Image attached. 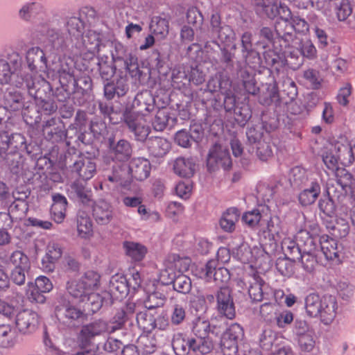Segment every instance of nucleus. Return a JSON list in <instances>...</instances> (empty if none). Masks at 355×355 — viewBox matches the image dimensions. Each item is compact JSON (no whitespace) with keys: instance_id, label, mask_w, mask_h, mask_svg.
<instances>
[{"instance_id":"58","label":"nucleus","mask_w":355,"mask_h":355,"mask_svg":"<svg viewBox=\"0 0 355 355\" xmlns=\"http://www.w3.org/2000/svg\"><path fill=\"white\" fill-rule=\"evenodd\" d=\"M257 155L262 161H267L272 157V150L269 143L259 141L257 143Z\"/></svg>"},{"instance_id":"13","label":"nucleus","mask_w":355,"mask_h":355,"mask_svg":"<svg viewBox=\"0 0 355 355\" xmlns=\"http://www.w3.org/2000/svg\"><path fill=\"white\" fill-rule=\"evenodd\" d=\"M92 205V214L98 225H105L112 220L114 211L110 203L105 200H99Z\"/></svg>"},{"instance_id":"56","label":"nucleus","mask_w":355,"mask_h":355,"mask_svg":"<svg viewBox=\"0 0 355 355\" xmlns=\"http://www.w3.org/2000/svg\"><path fill=\"white\" fill-rule=\"evenodd\" d=\"M153 101L154 99L150 93L146 91L137 94L134 103L139 106H141L144 104L145 107L144 110L150 112L154 108V105L153 104Z\"/></svg>"},{"instance_id":"10","label":"nucleus","mask_w":355,"mask_h":355,"mask_svg":"<svg viewBox=\"0 0 355 355\" xmlns=\"http://www.w3.org/2000/svg\"><path fill=\"white\" fill-rule=\"evenodd\" d=\"M301 264L308 273H313L318 265L315 245L312 238H308L301 254Z\"/></svg>"},{"instance_id":"48","label":"nucleus","mask_w":355,"mask_h":355,"mask_svg":"<svg viewBox=\"0 0 355 355\" xmlns=\"http://www.w3.org/2000/svg\"><path fill=\"white\" fill-rule=\"evenodd\" d=\"M14 343V333L10 325H0V345L3 347H9L12 346Z\"/></svg>"},{"instance_id":"38","label":"nucleus","mask_w":355,"mask_h":355,"mask_svg":"<svg viewBox=\"0 0 355 355\" xmlns=\"http://www.w3.org/2000/svg\"><path fill=\"white\" fill-rule=\"evenodd\" d=\"M329 233L336 238H344L348 235L350 227L346 219L339 216L334 224L327 225Z\"/></svg>"},{"instance_id":"6","label":"nucleus","mask_w":355,"mask_h":355,"mask_svg":"<svg viewBox=\"0 0 355 355\" xmlns=\"http://www.w3.org/2000/svg\"><path fill=\"white\" fill-rule=\"evenodd\" d=\"M108 331V324L105 321L96 320L82 327L78 340L80 346L84 347L88 345L94 337Z\"/></svg>"},{"instance_id":"61","label":"nucleus","mask_w":355,"mask_h":355,"mask_svg":"<svg viewBox=\"0 0 355 355\" xmlns=\"http://www.w3.org/2000/svg\"><path fill=\"white\" fill-rule=\"evenodd\" d=\"M28 286L29 288L27 291V296L28 300L31 302L40 304L44 303L46 298L43 295L44 293L40 292V290H39L38 288L35 286V285H33V283H28Z\"/></svg>"},{"instance_id":"5","label":"nucleus","mask_w":355,"mask_h":355,"mask_svg":"<svg viewBox=\"0 0 355 355\" xmlns=\"http://www.w3.org/2000/svg\"><path fill=\"white\" fill-rule=\"evenodd\" d=\"M124 122L130 131L134 133L137 140L144 141L146 139L150 129L143 116L136 113H126Z\"/></svg>"},{"instance_id":"22","label":"nucleus","mask_w":355,"mask_h":355,"mask_svg":"<svg viewBox=\"0 0 355 355\" xmlns=\"http://www.w3.org/2000/svg\"><path fill=\"white\" fill-rule=\"evenodd\" d=\"M52 198L53 203L51 206V212L53 219L58 223H62L66 215L67 198L60 193L53 195Z\"/></svg>"},{"instance_id":"27","label":"nucleus","mask_w":355,"mask_h":355,"mask_svg":"<svg viewBox=\"0 0 355 355\" xmlns=\"http://www.w3.org/2000/svg\"><path fill=\"white\" fill-rule=\"evenodd\" d=\"M111 153L113 155V159L119 162L128 160L132 154V148L130 143L121 139L116 144H110Z\"/></svg>"},{"instance_id":"59","label":"nucleus","mask_w":355,"mask_h":355,"mask_svg":"<svg viewBox=\"0 0 355 355\" xmlns=\"http://www.w3.org/2000/svg\"><path fill=\"white\" fill-rule=\"evenodd\" d=\"M314 331L297 337L298 344L302 351L311 352L315 346Z\"/></svg>"},{"instance_id":"63","label":"nucleus","mask_w":355,"mask_h":355,"mask_svg":"<svg viewBox=\"0 0 355 355\" xmlns=\"http://www.w3.org/2000/svg\"><path fill=\"white\" fill-rule=\"evenodd\" d=\"M261 218V213L259 210L254 209L245 213L242 217V220L250 227H254L259 225Z\"/></svg>"},{"instance_id":"50","label":"nucleus","mask_w":355,"mask_h":355,"mask_svg":"<svg viewBox=\"0 0 355 355\" xmlns=\"http://www.w3.org/2000/svg\"><path fill=\"white\" fill-rule=\"evenodd\" d=\"M10 262L13 265L14 268H31L28 257L19 250L12 252L10 257Z\"/></svg>"},{"instance_id":"55","label":"nucleus","mask_w":355,"mask_h":355,"mask_svg":"<svg viewBox=\"0 0 355 355\" xmlns=\"http://www.w3.org/2000/svg\"><path fill=\"white\" fill-rule=\"evenodd\" d=\"M16 73L11 69L10 64L5 60H0V83H10L11 78Z\"/></svg>"},{"instance_id":"3","label":"nucleus","mask_w":355,"mask_h":355,"mask_svg":"<svg viewBox=\"0 0 355 355\" xmlns=\"http://www.w3.org/2000/svg\"><path fill=\"white\" fill-rule=\"evenodd\" d=\"M276 33L281 37L284 44L278 46L282 50L283 48H291L296 40L295 32L305 33L309 31V26L304 19L297 16H294L290 22L277 21L275 24Z\"/></svg>"},{"instance_id":"41","label":"nucleus","mask_w":355,"mask_h":355,"mask_svg":"<svg viewBox=\"0 0 355 355\" xmlns=\"http://www.w3.org/2000/svg\"><path fill=\"white\" fill-rule=\"evenodd\" d=\"M308 172L303 168L296 166L292 168L290 181L294 187H304L310 183Z\"/></svg>"},{"instance_id":"40","label":"nucleus","mask_w":355,"mask_h":355,"mask_svg":"<svg viewBox=\"0 0 355 355\" xmlns=\"http://www.w3.org/2000/svg\"><path fill=\"white\" fill-rule=\"evenodd\" d=\"M191 338L186 340L182 334H175L172 340V347L177 355H187L190 352Z\"/></svg>"},{"instance_id":"14","label":"nucleus","mask_w":355,"mask_h":355,"mask_svg":"<svg viewBox=\"0 0 355 355\" xmlns=\"http://www.w3.org/2000/svg\"><path fill=\"white\" fill-rule=\"evenodd\" d=\"M202 275L208 280L214 279L216 282H226L230 279V274L227 269L218 267L217 261L212 259L209 261L202 270Z\"/></svg>"},{"instance_id":"28","label":"nucleus","mask_w":355,"mask_h":355,"mask_svg":"<svg viewBox=\"0 0 355 355\" xmlns=\"http://www.w3.org/2000/svg\"><path fill=\"white\" fill-rule=\"evenodd\" d=\"M214 159L217 164L227 170L232 166V160L228 150L220 146H215L209 154L208 162Z\"/></svg>"},{"instance_id":"16","label":"nucleus","mask_w":355,"mask_h":355,"mask_svg":"<svg viewBox=\"0 0 355 355\" xmlns=\"http://www.w3.org/2000/svg\"><path fill=\"white\" fill-rule=\"evenodd\" d=\"M216 344L213 336L192 337L190 349L195 355H207L214 349Z\"/></svg>"},{"instance_id":"60","label":"nucleus","mask_w":355,"mask_h":355,"mask_svg":"<svg viewBox=\"0 0 355 355\" xmlns=\"http://www.w3.org/2000/svg\"><path fill=\"white\" fill-rule=\"evenodd\" d=\"M31 268H13L10 272V279L15 284L21 286L25 283L26 274Z\"/></svg>"},{"instance_id":"21","label":"nucleus","mask_w":355,"mask_h":355,"mask_svg":"<svg viewBox=\"0 0 355 355\" xmlns=\"http://www.w3.org/2000/svg\"><path fill=\"white\" fill-rule=\"evenodd\" d=\"M58 73L60 83L63 87L67 86L71 82L73 83L74 86L78 84L77 80L74 78V69L71 60L68 62V60L66 58L60 59Z\"/></svg>"},{"instance_id":"2","label":"nucleus","mask_w":355,"mask_h":355,"mask_svg":"<svg viewBox=\"0 0 355 355\" xmlns=\"http://www.w3.org/2000/svg\"><path fill=\"white\" fill-rule=\"evenodd\" d=\"M99 284L100 275L93 270H89L80 279L68 281L66 288L71 297L79 302H84L88 294L98 288Z\"/></svg>"},{"instance_id":"23","label":"nucleus","mask_w":355,"mask_h":355,"mask_svg":"<svg viewBox=\"0 0 355 355\" xmlns=\"http://www.w3.org/2000/svg\"><path fill=\"white\" fill-rule=\"evenodd\" d=\"M202 132L199 129H191L190 132L183 129L178 131L174 137L175 144L183 148L191 147L193 141H198L200 139Z\"/></svg>"},{"instance_id":"8","label":"nucleus","mask_w":355,"mask_h":355,"mask_svg":"<svg viewBox=\"0 0 355 355\" xmlns=\"http://www.w3.org/2000/svg\"><path fill=\"white\" fill-rule=\"evenodd\" d=\"M72 173L83 180H90L96 172V165L94 161L83 155H79L70 166Z\"/></svg>"},{"instance_id":"26","label":"nucleus","mask_w":355,"mask_h":355,"mask_svg":"<svg viewBox=\"0 0 355 355\" xmlns=\"http://www.w3.org/2000/svg\"><path fill=\"white\" fill-rule=\"evenodd\" d=\"M239 216L240 212L238 209L234 207L227 209L223 214L220 219L219 224L220 227L227 232H234Z\"/></svg>"},{"instance_id":"18","label":"nucleus","mask_w":355,"mask_h":355,"mask_svg":"<svg viewBox=\"0 0 355 355\" xmlns=\"http://www.w3.org/2000/svg\"><path fill=\"white\" fill-rule=\"evenodd\" d=\"M320 193L321 187L318 182L316 180H311L299 193V202L302 206L311 205L316 201Z\"/></svg>"},{"instance_id":"42","label":"nucleus","mask_w":355,"mask_h":355,"mask_svg":"<svg viewBox=\"0 0 355 355\" xmlns=\"http://www.w3.org/2000/svg\"><path fill=\"white\" fill-rule=\"evenodd\" d=\"M110 291L114 293H119L121 297L128 295L130 288L127 283V278L123 275H116L110 280Z\"/></svg>"},{"instance_id":"24","label":"nucleus","mask_w":355,"mask_h":355,"mask_svg":"<svg viewBox=\"0 0 355 355\" xmlns=\"http://www.w3.org/2000/svg\"><path fill=\"white\" fill-rule=\"evenodd\" d=\"M78 235L82 239H89L93 234V224L89 215L79 211L76 218Z\"/></svg>"},{"instance_id":"15","label":"nucleus","mask_w":355,"mask_h":355,"mask_svg":"<svg viewBox=\"0 0 355 355\" xmlns=\"http://www.w3.org/2000/svg\"><path fill=\"white\" fill-rule=\"evenodd\" d=\"M28 68L31 72H36L37 68L41 69L47 67V59L42 49L38 46L31 47L26 54Z\"/></svg>"},{"instance_id":"20","label":"nucleus","mask_w":355,"mask_h":355,"mask_svg":"<svg viewBox=\"0 0 355 355\" xmlns=\"http://www.w3.org/2000/svg\"><path fill=\"white\" fill-rule=\"evenodd\" d=\"M207 88L211 92H220L228 93L232 88V81L230 77L223 72H218L212 76L207 83Z\"/></svg>"},{"instance_id":"9","label":"nucleus","mask_w":355,"mask_h":355,"mask_svg":"<svg viewBox=\"0 0 355 355\" xmlns=\"http://www.w3.org/2000/svg\"><path fill=\"white\" fill-rule=\"evenodd\" d=\"M80 22H82L80 21ZM82 24V28L80 35L78 36H75L73 35H69V42L68 45L69 44V42L71 40H72V37H74L75 39H78L79 37H82V44H76V45L78 48L84 47L87 51L92 54H95L96 53H98L99 51V47L101 43V35L99 33H97L94 31L89 30L88 31L85 35H83V23Z\"/></svg>"},{"instance_id":"12","label":"nucleus","mask_w":355,"mask_h":355,"mask_svg":"<svg viewBox=\"0 0 355 355\" xmlns=\"http://www.w3.org/2000/svg\"><path fill=\"white\" fill-rule=\"evenodd\" d=\"M338 302L335 296L324 295L322 296L321 303V311L320 312V320L324 324H331L337 314Z\"/></svg>"},{"instance_id":"44","label":"nucleus","mask_w":355,"mask_h":355,"mask_svg":"<svg viewBox=\"0 0 355 355\" xmlns=\"http://www.w3.org/2000/svg\"><path fill=\"white\" fill-rule=\"evenodd\" d=\"M282 248L287 257L293 259H299L302 250H301L295 241L291 238H284L282 242Z\"/></svg>"},{"instance_id":"53","label":"nucleus","mask_w":355,"mask_h":355,"mask_svg":"<svg viewBox=\"0 0 355 355\" xmlns=\"http://www.w3.org/2000/svg\"><path fill=\"white\" fill-rule=\"evenodd\" d=\"M186 318V307L181 304H175L171 313V322L174 325L182 323Z\"/></svg>"},{"instance_id":"11","label":"nucleus","mask_w":355,"mask_h":355,"mask_svg":"<svg viewBox=\"0 0 355 355\" xmlns=\"http://www.w3.org/2000/svg\"><path fill=\"white\" fill-rule=\"evenodd\" d=\"M161 279L164 284H173L174 289L182 293H188L191 288L190 278L182 274L175 276L166 270L162 272Z\"/></svg>"},{"instance_id":"1","label":"nucleus","mask_w":355,"mask_h":355,"mask_svg":"<svg viewBox=\"0 0 355 355\" xmlns=\"http://www.w3.org/2000/svg\"><path fill=\"white\" fill-rule=\"evenodd\" d=\"M18 17L23 21H30L33 18L39 20L35 32L38 37H44L55 53H64L68 49L69 35H80V19L72 17L67 21L58 15L47 16V9L42 0H30L19 8Z\"/></svg>"},{"instance_id":"62","label":"nucleus","mask_w":355,"mask_h":355,"mask_svg":"<svg viewBox=\"0 0 355 355\" xmlns=\"http://www.w3.org/2000/svg\"><path fill=\"white\" fill-rule=\"evenodd\" d=\"M243 85L245 91L252 95H256L259 92V87L256 85L255 80L247 71L242 72Z\"/></svg>"},{"instance_id":"4","label":"nucleus","mask_w":355,"mask_h":355,"mask_svg":"<svg viewBox=\"0 0 355 355\" xmlns=\"http://www.w3.org/2000/svg\"><path fill=\"white\" fill-rule=\"evenodd\" d=\"M40 318L37 312L23 309L15 315V325L17 331L23 335H30L38 327Z\"/></svg>"},{"instance_id":"46","label":"nucleus","mask_w":355,"mask_h":355,"mask_svg":"<svg viewBox=\"0 0 355 355\" xmlns=\"http://www.w3.org/2000/svg\"><path fill=\"white\" fill-rule=\"evenodd\" d=\"M335 175L337 183L343 189L349 187L352 191V187L354 184L353 183L354 177L347 169L345 168H337Z\"/></svg>"},{"instance_id":"47","label":"nucleus","mask_w":355,"mask_h":355,"mask_svg":"<svg viewBox=\"0 0 355 355\" xmlns=\"http://www.w3.org/2000/svg\"><path fill=\"white\" fill-rule=\"evenodd\" d=\"M293 259L286 257L284 259L279 258L276 262V268L283 276L291 277L294 274L295 264Z\"/></svg>"},{"instance_id":"52","label":"nucleus","mask_w":355,"mask_h":355,"mask_svg":"<svg viewBox=\"0 0 355 355\" xmlns=\"http://www.w3.org/2000/svg\"><path fill=\"white\" fill-rule=\"evenodd\" d=\"M278 3L268 1L263 2L261 5H258L257 12L265 14L268 18L273 19L278 15Z\"/></svg>"},{"instance_id":"39","label":"nucleus","mask_w":355,"mask_h":355,"mask_svg":"<svg viewBox=\"0 0 355 355\" xmlns=\"http://www.w3.org/2000/svg\"><path fill=\"white\" fill-rule=\"evenodd\" d=\"M191 331L193 337L212 336L214 334L209 321L201 318H198L193 321Z\"/></svg>"},{"instance_id":"34","label":"nucleus","mask_w":355,"mask_h":355,"mask_svg":"<svg viewBox=\"0 0 355 355\" xmlns=\"http://www.w3.org/2000/svg\"><path fill=\"white\" fill-rule=\"evenodd\" d=\"M123 246L126 254L135 261H141L147 253V248L139 243L125 241Z\"/></svg>"},{"instance_id":"49","label":"nucleus","mask_w":355,"mask_h":355,"mask_svg":"<svg viewBox=\"0 0 355 355\" xmlns=\"http://www.w3.org/2000/svg\"><path fill=\"white\" fill-rule=\"evenodd\" d=\"M252 116V112L248 105H243L234 109V119L241 126H244Z\"/></svg>"},{"instance_id":"30","label":"nucleus","mask_w":355,"mask_h":355,"mask_svg":"<svg viewBox=\"0 0 355 355\" xmlns=\"http://www.w3.org/2000/svg\"><path fill=\"white\" fill-rule=\"evenodd\" d=\"M147 146L153 156L159 157L166 154L170 148V144L164 138L155 137L147 141Z\"/></svg>"},{"instance_id":"54","label":"nucleus","mask_w":355,"mask_h":355,"mask_svg":"<svg viewBox=\"0 0 355 355\" xmlns=\"http://www.w3.org/2000/svg\"><path fill=\"white\" fill-rule=\"evenodd\" d=\"M165 302V297L159 292L150 293L144 302V306L148 310L162 306Z\"/></svg>"},{"instance_id":"45","label":"nucleus","mask_w":355,"mask_h":355,"mask_svg":"<svg viewBox=\"0 0 355 355\" xmlns=\"http://www.w3.org/2000/svg\"><path fill=\"white\" fill-rule=\"evenodd\" d=\"M168 21L166 19L161 17H154L150 24L152 32L159 35L161 38H164L168 33Z\"/></svg>"},{"instance_id":"51","label":"nucleus","mask_w":355,"mask_h":355,"mask_svg":"<svg viewBox=\"0 0 355 355\" xmlns=\"http://www.w3.org/2000/svg\"><path fill=\"white\" fill-rule=\"evenodd\" d=\"M335 12L339 21H346L352 13V7L349 0H342L335 8Z\"/></svg>"},{"instance_id":"36","label":"nucleus","mask_w":355,"mask_h":355,"mask_svg":"<svg viewBox=\"0 0 355 355\" xmlns=\"http://www.w3.org/2000/svg\"><path fill=\"white\" fill-rule=\"evenodd\" d=\"M251 279L252 280L249 281V295L254 302H261L264 298V282L258 275H254Z\"/></svg>"},{"instance_id":"32","label":"nucleus","mask_w":355,"mask_h":355,"mask_svg":"<svg viewBox=\"0 0 355 355\" xmlns=\"http://www.w3.org/2000/svg\"><path fill=\"white\" fill-rule=\"evenodd\" d=\"M260 37H263L268 42L272 44V46L276 51L277 53H282L286 55L287 53L292 54L291 51H289V48H283L282 50L278 49L277 46L281 44H284L283 41H279L282 40L281 37L276 33V28H275V32L268 27H263L260 30Z\"/></svg>"},{"instance_id":"35","label":"nucleus","mask_w":355,"mask_h":355,"mask_svg":"<svg viewBox=\"0 0 355 355\" xmlns=\"http://www.w3.org/2000/svg\"><path fill=\"white\" fill-rule=\"evenodd\" d=\"M322 297L316 293H310L305 298V309L306 314L311 318L318 317L321 311Z\"/></svg>"},{"instance_id":"43","label":"nucleus","mask_w":355,"mask_h":355,"mask_svg":"<svg viewBox=\"0 0 355 355\" xmlns=\"http://www.w3.org/2000/svg\"><path fill=\"white\" fill-rule=\"evenodd\" d=\"M136 319L138 326L145 332L150 333L157 327L154 316L146 311L137 313Z\"/></svg>"},{"instance_id":"29","label":"nucleus","mask_w":355,"mask_h":355,"mask_svg":"<svg viewBox=\"0 0 355 355\" xmlns=\"http://www.w3.org/2000/svg\"><path fill=\"white\" fill-rule=\"evenodd\" d=\"M176 123V119L171 117L168 109H159L153 120L152 124L157 131L164 130L167 125L173 126Z\"/></svg>"},{"instance_id":"25","label":"nucleus","mask_w":355,"mask_h":355,"mask_svg":"<svg viewBox=\"0 0 355 355\" xmlns=\"http://www.w3.org/2000/svg\"><path fill=\"white\" fill-rule=\"evenodd\" d=\"M70 192L73 197L76 198L84 205L90 206L93 205L92 190L87 188L85 184L76 181L71 184Z\"/></svg>"},{"instance_id":"31","label":"nucleus","mask_w":355,"mask_h":355,"mask_svg":"<svg viewBox=\"0 0 355 355\" xmlns=\"http://www.w3.org/2000/svg\"><path fill=\"white\" fill-rule=\"evenodd\" d=\"M174 172L183 178L191 177L195 171V163L191 158L178 157L173 164Z\"/></svg>"},{"instance_id":"57","label":"nucleus","mask_w":355,"mask_h":355,"mask_svg":"<svg viewBox=\"0 0 355 355\" xmlns=\"http://www.w3.org/2000/svg\"><path fill=\"white\" fill-rule=\"evenodd\" d=\"M94 291H92L90 292V293L88 294L86 297V300L84 302L85 303V305L88 309L95 313L101 308L103 304V299L99 294L96 293Z\"/></svg>"},{"instance_id":"33","label":"nucleus","mask_w":355,"mask_h":355,"mask_svg":"<svg viewBox=\"0 0 355 355\" xmlns=\"http://www.w3.org/2000/svg\"><path fill=\"white\" fill-rule=\"evenodd\" d=\"M137 344L139 351L144 355L151 354L157 348L156 338L150 332L141 335L138 338Z\"/></svg>"},{"instance_id":"17","label":"nucleus","mask_w":355,"mask_h":355,"mask_svg":"<svg viewBox=\"0 0 355 355\" xmlns=\"http://www.w3.org/2000/svg\"><path fill=\"white\" fill-rule=\"evenodd\" d=\"M128 168L132 178L143 181L150 175L151 164L148 159L138 157L131 160Z\"/></svg>"},{"instance_id":"37","label":"nucleus","mask_w":355,"mask_h":355,"mask_svg":"<svg viewBox=\"0 0 355 355\" xmlns=\"http://www.w3.org/2000/svg\"><path fill=\"white\" fill-rule=\"evenodd\" d=\"M321 250L328 260H334L338 257L339 250L336 239L322 237L320 240Z\"/></svg>"},{"instance_id":"64","label":"nucleus","mask_w":355,"mask_h":355,"mask_svg":"<svg viewBox=\"0 0 355 355\" xmlns=\"http://www.w3.org/2000/svg\"><path fill=\"white\" fill-rule=\"evenodd\" d=\"M243 336V331L242 327L238 324H232L227 330L223 334V336H225L229 339L238 343L239 340L242 338Z\"/></svg>"},{"instance_id":"19","label":"nucleus","mask_w":355,"mask_h":355,"mask_svg":"<svg viewBox=\"0 0 355 355\" xmlns=\"http://www.w3.org/2000/svg\"><path fill=\"white\" fill-rule=\"evenodd\" d=\"M24 105V98L21 94L13 88L8 89L3 95V107H1L12 112L21 110Z\"/></svg>"},{"instance_id":"7","label":"nucleus","mask_w":355,"mask_h":355,"mask_svg":"<svg viewBox=\"0 0 355 355\" xmlns=\"http://www.w3.org/2000/svg\"><path fill=\"white\" fill-rule=\"evenodd\" d=\"M216 297L218 313L228 319L234 318L236 311L230 288L227 286H221Z\"/></svg>"}]
</instances>
